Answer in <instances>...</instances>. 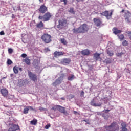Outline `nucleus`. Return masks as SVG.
<instances>
[{
  "label": "nucleus",
  "mask_w": 131,
  "mask_h": 131,
  "mask_svg": "<svg viewBox=\"0 0 131 131\" xmlns=\"http://www.w3.org/2000/svg\"><path fill=\"white\" fill-rule=\"evenodd\" d=\"M6 78H7V77H4L2 78V79H6Z\"/></svg>",
  "instance_id": "nucleus-50"
},
{
  "label": "nucleus",
  "mask_w": 131,
  "mask_h": 131,
  "mask_svg": "<svg viewBox=\"0 0 131 131\" xmlns=\"http://www.w3.org/2000/svg\"><path fill=\"white\" fill-rule=\"evenodd\" d=\"M100 56H101V54L100 53H96L94 54V58L95 59L96 61H99V60L101 61V60H102V58H101Z\"/></svg>",
  "instance_id": "nucleus-19"
},
{
  "label": "nucleus",
  "mask_w": 131,
  "mask_h": 131,
  "mask_svg": "<svg viewBox=\"0 0 131 131\" xmlns=\"http://www.w3.org/2000/svg\"><path fill=\"white\" fill-rule=\"evenodd\" d=\"M1 94L3 97H7L9 95V91L6 88H3L0 90Z\"/></svg>",
  "instance_id": "nucleus-13"
},
{
  "label": "nucleus",
  "mask_w": 131,
  "mask_h": 131,
  "mask_svg": "<svg viewBox=\"0 0 131 131\" xmlns=\"http://www.w3.org/2000/svg\"><path fill=\"white\" fill-rule=\"evenodd\" d=\"M104 111L105 113H109V111H110V110H105L104 111H103V112Z\"/></svg>",
  "instance_id": "nucleus-46"
},
{
  "label": "nucleus",
  "mask_w": 131,
  "mask_h": 131,
  "mask_svg": "<svg viewBox=\"0 0 131 131\" xmlns=\"http://www.w3.org/2000/svg\"><path fill=\"white\" fill-rule=\"evenodd\" d=\"M25 62L26 63V64H27V65H30V59H25Z\"/></svg>",
  "instance_id": "nucleus-31"
},
{
  "label": "nucleus",
  "mask_w": 131,
  "mask_h": 131,
  "mask_svg": "<svg viewBox=\"0 0 131 131\" xmlns=\"http://www.w3.org/2000/svg\"><path fill=\"white\" fill-rule=\"evenodd\" d=\"M73 113H74V114H75V115L78 114L77 112L75 111H74Z\"/></svg>",
  "instance_id": "nucleus-48"
},
{
  "label": "nucleus",
  "mask_w": 131,
  "mask_h": 131,
  "mask_svg": "<svg viewBox=\"0 0 131 131\" xmlns=\"http://www.w3.org/2000/svg\"><path fill=\"white\" fill-rule=\"evenodd\" d=\"M112 61H111V59H107V60H105V63L106 64H111Z\"/></svg>",
  "instance_id": "nucleus-36"
},
{
  "label": "nucleus",
  "mask_w": 131,
  "mask_h": 131,
  "mask_svg": "<svg viewBox=\"0 0 131 131\" xmlns=\"http://www.w3.org/2000/svg\"><path fill=\"white\" fill-rule=\"evenodd\" d=\"M0 35H5V32L4 31L0 32Z\"/></svg>",
  "instance_id": "nucleus-45"
},
{
  "label": "nucleus",
  "mask_w": 131,
  "mask_h": 131,
  "mask_svg": "<svg viewBox=\"0 0 131 131\" xmlns=\"http://www.w3.org/2000/svg\"><path fill=\"white\" fill-rule=\"evenodd\" d=\"M117 36L119 38V39H120V40H123V39H124V35H123V34H119L117 35Z\"/></svg>",
  "instance_id": "nucleus-24"
},
{
  "label": "nucleus",
  "mask_w": 131,
  "mask_h": 131,
  "mask_svg": "<svg viewBox=\"0 0 131 131\" xmlns=\"http://www.w3.org/2000/svg\"><path fill=\"white\" fill-rule=\"evenodd\" d=\"M102 117H103L104 119H108V118H109V116L106 115L105 114H103Z\"/></svg>",
  "instance_id": "nucleus-34"
},
{
  "label": "nucleus",
  "mask_w": 131,
  "mask_h": 131,
  "mask_svg": "<svg viewBox=\"0 0 131 131\" xmlns=\"http://www.w3.org/2000/svg\"><path fill=\"white\" fill-rule=\"evenodd\" d=\"M39 110L40 111H46V108H43V107H40L39 108Z\"/></svg>",
  "instance_id": "nucleus-44"
},
{
  "label": "nucleus",
  "mask_w": 131,
  "mask_h": 131,
  "mask_svg": "<svg viewBox=\"0 0 131 131\" xmlns=\"http://www.w3.org/2000/svg\"><path fill=\"white\" fill-rule=\"evenodd\" d=\"M54 56L55 58H57V57H60V56H64V52L55 51L54 53Z\"/></svg>",
  "instance_id": "nucleus-20"
},
{
  "label": "nucleus",
  "mask_w": 131,
  "mask_h": 131,
  "mask_svg": "<svg viewBox=\"0 0 131 131\" xmlns=\"http://www.w3.org/2000/svg\"><path fill=\"white\" fill-rule=\"evenodd\" d=\"M122 55H123V53H118L117 54V56L118 57H121V56H122Z\"/></svg>",
  "instance_id": "nucleus-43"
},
{
  "label": "nucleus",
  "mask_w": 131,
  "mask_h": 131,
  "mask_svg": "<svg viewBox=\"0 0 131 131\" xmlns=\"http://www.w3.org/2000/svg\"><path fill=\"white\" fill-rule=\"evenodd\" d=\"M60 41H61V43H62L63 45H64L65 46H66V45H67V41L64 38H61Z\"/></svg>",
  "instance_id": "nucleus-27"
},
{
  "label": "nucleus",
  "mask_w": 131,
  "mask_h": 131,
  "mask_svg": "<svg viewBox=\"0 0 131 131\" xmlns=\"http://www.w3.org/2000/svg\"><path fill=\"white\" fill-rule=\"evenodd\" d=\"M70 62H71V60L69 58H63L61 60V63L63 64V65H67V64H69Z\"/></svg>",
  "instance_id": "nucleus-14"
},
{
  "label": "nucleus",
  "mask_w": 131,
  "mask_h": 131,
  "mask_svg": "<svg viewBox=\"0 0 131 131\" xmlns=\"http://www.w3.org/2000/svg\"><path fill=\"white\" fill-rule=\"evenodd\" d=\"M28 108H30V109H31V110H33V107H32V106H29V107H28Z\"/></svg>",
  "instance_id": "nucleus-47"
},
{
  "label": "nucleus",
  "mask_w": 131,
  "mask_h": 131,
  "mask_svg": "<svg viewBox=\"0 0 131 131\" xmlns=\"http://www.w3.org/2000/svg\"><path fill=\"white\" fill-rule=\"evenodd\" d=\"M52 18V13L49 12L46 13L43 16L39 15L38 17L39 20H42L44 22L47 21H50V19Z\"/></svg>",
  "instance_id": "nucleus-3"
},
{
  "label": "nucleus",
  "mask_w": 131,
  "mask_h": 131,
  "mask_svg": "<svg viewBox=\"0 0 131 131\" xmlns=\"http://www.w3.org/2000/svg\"><path fill=\"white\" fill-rule=\"evenodd\" d=\"M61 3H64V5H67L68 1L67 0H60Z\"/></svg>",
  "instance_id": "nucleus-37"
},
{
  "label": "nucleus",
  "mask_w": 131,
  "mask_h": 131,
  "mask_svg": "<svg viewBox=\"0 0 131 131\" xmlns=\"http://www.w3.org/2000/svg\"><path fill=\"white\" fill-rule=\"evenodd\" d=\"M93 21L95 23V25L98 27H99V26H101V24H102V21L100 20V19L94 18Z\"/></svg>",
  "instance_id": "nucleus-15"
},
{
  "label": "nucleus",
  "mask_w": 131,
  "mask_h": 131,
  "mask_svg": "<svg viewBox=\"0 0 131 131\" xmlns=\"http://www.w3.org/2000/svg\"><path fill=\"white\" fill-rule=\"evenodd\" d=\"M30 124H32V125H36L37 124V120L36 119H34L33 120L31 121Z\"/></svg>",
  "instance_id": "nucleus-25"
},
{
  "label": "nucleus",
  "mask_w": 131,
  "mask_h": 131,
  "mask_svg": "<svg viewBox=\"0 0 131 131\" xmlns=\"http://www.w3.org/2000/svg\"><path fill=\"white\" fill-rule=\"evenodd\" d=\"M36 26L37 28H43L45 25L42 21H40L39 23L36 24Z\"/></svg>",
  "instance_id": "nucleus-22"
},
{
  "label": "nucleus",
  "mask_w": 131,
  "mask_h": 131,
  "mask_svg": "<svg viewBox=\"0 0 131 131\" xmlns=\"http://www.w3.org/2000/svg\"><path fill=\"white\" fill-rule=\"evenodd\" d=\"M90 30V26L86 24H83L81 25L80 27L77 28H74L73 29V33L77 34L78 33L83 34L86 33Z\"/></svg>",
  "instance_id": "nucleus-1"
},
{
  "label": "nucleus",
  "mask_w": 131,
  "mask_h": 131,
  "mask_svg": "<svg viewBox=\"0 0 131 131\" xmlns=\"http://www.w3.org/2000/svg\"><path fill=\"white\" fill-rule=\"evenodd\" d=\"M22 58H26L27 57V55L25 53H23L21 54Z\"/></svg>",
  "instance_id": "nucleus-40"
},
{
  "label": "nucleus",
  "mask_w": 131,
  "mask_h": 131,
  "mask_svg": "<svg viewBox=\"0 0 131 131\" xmlns=\"http://www.w3.org/2000/svg\"><path fill=\"white\" fill-rule=\"evenodd\" d=\"M20 130V126L18 125L12 124L7 131H17Z\"/></svg>",
  "instance_id": "nucleus-9"
},
{
  "label": "nucleus",
  "mask_w": 131,
  "mask_h": 131,
  "mask_svg": "<svg viewBox=\"0 0 131 131\" xmlns=\"http://www.w3.org/2000/svg\"><path fill=\"white\" fill-rule=\"evenodd\" d=\"M19 70L20 71H22V68H19Z\"/></svg>",
  "instance_id": "nucleus-53"
},
{
  "label": "nucleus",
  "mask_w": 131,
  "mask_h": 131,
  "mask_svg": "<svg viewBox=\"0 0 131 131\" xmlns=\"http://www.w3.org/2000/svg\"><path fill=\"white\" fill-rule=\"evenodd\" d=\"M112 30L113 33L116 35H117V34H119V33H121L122 32V31L118 30V29H117V28L116 27L113 28Z\"/></svg>",
  "instance_id": "nucleus-16"
},
{
  "label": "nucleus",
  "mask_w": 131,
  "mask_h": 131,
  "mask_svg": "<svg viewBox=\"0 0 131 131\" xmlns=\"http://www.w3.org/2000/svg\"><path fill=\"white\" fill-rule=\"evenodd\" d=\"M80 97H84V92L83 91H81L80 94Z\"/></svg>",
  "instance_id": "nucleus-39"
},
{
  "label": "nucleus",
  "mask_w": 131,
  "mask_h": 131,
  "mask_svg": "<svg viewBox=\"0 0 131 131\" xmlns=\"http://www.w3.org/2000/svg\"><path fill=\"white\" fill-rule=\"evenodd\" d=\"M50 127H51V124H50V123H48L47 125H46L45 126V129H49V128H50Z\"/></svg>",
  "instance_id": "nucleus-35"
},
{
  "label": "nucleus",
  "mask_w": 131,
  "mask_h": 131,
  "mask_svg": "<svg viewBox=\"0 0 131 131\" xmlns=\"http://www.w3.org/2000/svg\"><path fill=\"white\" fill-rule=\"evenodd\" d=\"M131 13L129 12V11H127V12L126 13V16H127L125 18V21L126 22H127L128 23H130L131 21L129 20V17H130Z\"/></svg>",
  "instance_id": "nucleus-18"
},
{
  "label": "nucleus",
  "mask_w": 131,
  "mask_h": 131,
  "mask_svg": "<svg viewBox=\"0 0 131 131\" xmlns=\"http://www.w3.org/2000/svg\"><path fill=\"white\" fill-rule=\"evenodd\" d=\"M127 125L125 123H122L121 129V131H129L127 129Z\"/></svg>",
  "instance_id": "nucleus-17"
},
{
  "label": "nucleus",
  "mask_w": 131,
  "mask_h": 131,
  "mask_svg": "<svg viewBox=\"0 0 131 131\" xmlns=\"http://www.w3.org/2000/svg\"><path fill=\"white\" fill-rule=\"evenodd\" d=\"M39 2H40V3H43V0H39Z\"/></svg>",
  "instance_id": "nucleus-49"
},
{
  "label": "nucleus",
  "mask_w": 131,
  "mask_h": 131,
  "mask_svg": "<svg viewBox=\"0 0 131 131\" xmlns=\"http://www.w3.org/2000/svg\"><path fill=\"white\" fill-rule=\"evenodd\" d=\"M69 96H70V100H71V99H73L75 97V96L72 94L70 95Z\"/></svg>",
  "instance_id": "nucleus-42"
},
{
  "label": "nucleus",
  "mask_w": 131,
  "mask_h": 131,
  "mask_svg": "<svg viewBox=\"0 0 131 131\" xmlns=\"http://www.w3.org/2000/svg\"><path fill=\"white\" fill-rule=\"evenodd\" d=\"M13 71L15 74H18V73L19 72V71L17 70V68H16V67H14L13 68Z\"/></svg>",
  "instance_id": "nucleus-32"
},
{
  "label": "nucleus",
  "mask_w": 131,
  "mask_h": 131,
  "mask_svg": "<svg viewBox=\"0 0 131 131\" xmlns=\"http://www.w3.org/2000/svg\"><path fill=\"white\" fill-rule=\"evenodd\" d=\"M52 110H58V105H56V106H53L52 107Z\"/></svg>",
  "instance_id": "nucleus-41"
},
{
  "label": "nucleus",
  "mask_w": 131,
  "mask_h": 131,
  "mask_svg": "<svg viewBox=\"0 0 131 131\" xmlns=\"http://www.w3.org/2000/svg\"><path fill=\"white\" fill-rule=\"evenodd\" d=\"M28 111H29V108L28 107H26L24 109V114H27L28 113Z\"/></svg>",
  "instance_id": "nucleus-29"
},
{
  "label": "nucleus",
  "mask_w": 131,
  "mask_h": 131,
  "mask_svg": "<svg viewBox=\"0 0 131 131\" xmlns=\"http://www.w3.org/2000/svg\"><path fill=\"white\" fill-rule=\"evenodd\" d=\"M113 14V11H112L110 13H109V11L106 10L105 11L103 12L100 13L101 16H105L106 18L108 19H110L112 17V15Z\"/></svg>",
  "instance_id": "nucleus-7"
},
{
  "label": "nucleus",
  "mask_w": 131,
  "mask_h": 131,
  "mask_svg": "<svg viewBox=\"0 0 131 131\" xmlns=\"http://www.w3.org/2000/svg\"><path fill=\"white\" fill-rule=\"evenodd\" d=\"M61 100H65V98L62 97V98H61Z\"/></svg>",
  "instance_id": "nucleus-52"
},
{
  "label": "nucleus",
  "mask_w": 131,
  "mask_h": 131,
  "mask_svg": "<svg viewBox=\"0 0 131 131\" xmlns=\"http://www.w3.org/2000/svg\"><path fill=\"white\" fill-rule=\"evenodd\" d=\"M2 79H1V80H0V82H1V83H2Z\"/></svg>",
  "instance_id": "nucleus-54"
},
{
  "label": "nucleus",
  "mask_w": 131,
  "mask_h": 131,
  "mask_svg": "<svg viewBox=\"0 0 131 131\" xmlns=\"http://www.w3.org/2000/svg\"><path fill=\"white\" fill-rule=\"evenodd\" d=\"M28 76L31 80H32L33 81H37V76H36V74H34L31 72H29Z\"/></svg>",
  "instance_id": "nucleus-8"
},
{
  "label": "nucleus",
  "mask_w": 131,
  "mask_h": 131,
  "mask_svg": "<svg viewBox=\"0 0 131 131\" xmlns=\"http://www.w3.org/2000/svg\"><path fill=\"white\" fill-rule=\"evenodd\" d=\"M7 63L8 65H11V64H13V61H12L11 59H9L7 60Z\"/></svg>",
  "instance_id": "nucleus-33"
},
{
  "label": "nucleus",
  "mask_w": 131,
  "mask_h": 131,
  "mask_svg": "<svg viewBox=\"0 0 131 131\" xmlns=\"http://www.w3.org/2000/svg\"><path fill=\"white\" fill-rule=\"evenodd\" d=\"M90 104L91 106H94V107H100V106H102V105L103 104V102H99V103H96L95 99H93L91 100Z\"/></svg>",
  "instance_id": "nucleus-12"
},
{
  "label": "nucleus",
  "mask_w": 131,
  "mask_h": 131,
  "mask_svg": "<svg viewBox=\"0 0 131 131\" xmlns=\"http://www.w3.org/2000/svg\"><path fill=\"white\" fill-rule=\"evenodd\" d=\"M74 78H75V76H74V75L71 74L70 76H68V80H69L70 81H72V80H73V79H74Z\"/></svg>",
  "instance_id": "nucleus-23"
},
{
  "label": "nucleus",
  "mask_w": 131,
  "mask_h": 131,
  "mask_svg": "<svg viewBox=\"0 0 131 131\" xmlns=\"http://www.w3.org/2000/svg\"><path fill=\"white\" fill-rule=\"evenodd\" d=\"M65 77H66V74H62L60 77H58V78L53 83V85L54 86H57V85L61 84Z\"/></svg>",
  "instance_id": "nucleus-5"
},
{
  "label": "nucleus",
  "mask_w": 131,
  "mask_h": 131,
  "mask_svg": "<svg viewBox=\"0 0 131 131\" xmlns=\"http://www.w3.org/2000/svg\"><path fill=\"white\" fill-rule=\"evenodd\" d=\"M124 10L123 9L122 11H121V13H124Z\"/></svg>",
  "instance_id": "nucleus-51"
},
{
  "label": "nucleus",
  "mask_w": 131,
  "mask_h": 131,
  "mask_svg": "<svg viewBox=\"0 0 131 131\" xmlns=\"http://www.w3.org/2000/svg\"><path fill=\"white\" fill-rule=\"evenodd\" d=\"M57 110L61 113H63L64 115H68V112L65 110V107L61 106L60 105H57Z\"/></svg>",
  "instance_id": "nucleus-10"
},
{
  "label": "nucleus",
  "mask_w": 131,
  "mask_h": 131,
  "mask_svg": "<svg viewBox=\"0 0 131 131\" xmlns=\"http://www.w3.org/2000/svg\"><path fill=\"white\" fill-rule=\"evenodd\" d=\"M8 53L9 54H13V50L12 48L8 49Z\"/></svg>",
  "instance_id": "nucleus-38"
},
{
  "label": "nucleus",
  "mask_w": 131,
  "mask_h": 131,
  "mask_svg": "<svg viewBox=\"0 0 131 131\" xmlns=\"http://www.w3.org/2000/svg\"><path fill=\"white\" fill-rule=\"evenodd\" d=\"M69 13H71V14H75V11H74V8L71 7L69 11Z\"/></svg>",
  "instance_id": "nucleus-30"
},
{
  "label": "nucleus",
  "mask_w": 131,
  "mask_h": 131,
  "mask_svg": "<svg viewBox=\"0 0 131 131\" xmlns=\"http://www.w3.org/2000/svg\"><path fill=\"white\" fill-rule=\"evenodd\" d=\"M117 130V123L114 122L108 126H104L101 128L100 131H116Z\"/></svg>",
  "instance_id": "nucleus-2"
},
{
  "label": "nucleus",
  "mask_w": 131,
  "mask_h": 131,
  "mask_svg": "<svg viewBox=\"0 0 131 131\" xmlns=\"http://www.w3.org/2000/svg\"><path fill=\"white\" fill-rule=\"evenodd\" d=\"M122 45L125 47H126V46H128V42H127V41H126V40H124L122 42Z\"/></svg>",
  "instance_id": "nucleus-28"
},
{
  "label": "nucleus",
  "mask_w": 131,
  "mask_h": 131,
  "mask_svg": "<svg viewBox=\"0 0 131 131\" xmlns=\"http://www.w3.org/2000/svg\"><path fill=\"white\" fill-rule=\"evenodd\" d=\"M41 39L45 43H50L52 41V36L48 33H44L41 37Z\"/></svg>",
  "instance_id": "nucleus-4"
},
{
  "label": "nucleus",
  "mask_w": 131,
  "mask_h": 131,
  "mask_svg": "<svg viewBox=\"0 0 131 131\" xmlns=\"http://www.w3.org/2000/svg\"><path fill=\"white\" fill-rule=\"evenodd\" d=\"M107 54L110 57H112V56L114 55V53H113V52L112 51L107 50Z\"/></svg>",
  "instance_id": "nucleus-26"
},
{
  "label": "nucleus",
  "mask_w": 131,
  "mask_h": 131,
  "mask_svg": "<svg viewBox=\"0 0 131 131\" xmlns=\"http://www.w3.org/2000/svg\"><path fill=\"white\" fill-rule=\"evenodd\" d=\"M90 53L91 52L88 49H85L81 52V54H82L83 56H88Z\"/></svg>",
  "instance_id": "nucleus-21"
},
{
  "label": "nucleus",
  "mask_w": 131,
  "mask_h": 131,
  "mask_svg": "<svg viewBox=\"0 0 131 131\" xmlns=\"http://www.w3.org/2000/svg\"><path fill=\"white\" fill-rule=\"evenodd\" d=\"M39 12L42 14H45L46 12H48V7L45 6V4L40 6V8L38 9Z\"/></svg>",
  "instance_id": "nucleus-11"
},
{
  "label": "nucleus",
  "mask_w": 131,
  "mask_h": 131,
  "mask_svg": "<svg viewBox=\"0 0 131 131\" xmlns=\"http://www.w3.org/2000/svg\"><path fill=\"white\" fill-rule=\"evenodd\" d=\"M58 25L57 26V28L60 30L63 29L65 24H67V20L64 19H60L58 21Z\"/></svg>",
  "instance_id": "nucleus-6"
}]
</instances>
